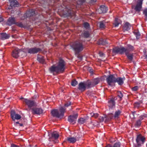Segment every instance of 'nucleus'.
<instances>
[{
    "label": "nucleus",
    "instance_id": "obj_1",
    "mask_svg": "<svg viewBox=\"0 0 147 147\" xmlns=\"http://www.w3.org/2000/svg\"><path fill=\"white\" fill-rule=\"evenodd\" d=\"M66 63L61 58L59 59L57 65L55 66L53 65L50 67L49 70L51 73L55 72L56 73H63L65 69Z\"/></svg>",
    "mask_w": 147,
    "mask_h": 147
},
{
    "label": "nucleus",
    "instance_id": "obj_2",
    "mask_svg": "<svg viewBox=\"0 0 147 147\" xmlns=\"http://www.w3.org/2000/svg\"><path fill=\"white\" fill-rule=\"evenodd\" d=\"M71 48L75 52V54L78 55L85 48L82 40H78L74 42L71 45Z\"/></svg>",
    "mask_w": 147,
    "mask_h": 147
},
{
    "label": "nucleus",
    "instance_id": "obj_3",
    "mask_svg": "<svg viewBox=\"0 0 147 147\" xmlns=\"http://www.w3.org/2000/svg\"><path fill=\"white\" fill-rule=\"evenodd\" d=\"M65 109L63 107H61L59 108V112L57 109H54L51 111V113L53 117L61 118L64 116Z\"/></svg>",
    "mask_w": 147,
    "mask_h": 147
},
{
    "label": "nucleus",
    "instance_id": "obj_4",
    "mask_svg": "<svg viewBox=\"0 0 147 147\" xmlns=\"http://www.w3.org/2000/svg\"><path fill=\"white\" fill-rule=\"evenodd\" d=\"M100 81V79L99 78H96L92 80H88L86 84L88 88H90L98 84Z\"/></svg>",
    "mask_w": 147,
    "mask_h": 147
},
{
    "label": "nucleus",
    "instance_id": "obj_5",
    "mask_svg": "<svg viewBox=\"0 0 147 147\" xmlns=\"http://www.w3.org/2000/svg\"><path fill=\"white\" fill-rule=\"evenodd\" d=\"M116 78L114 75L111 74L109 75L106 79L108 85L111 86H115V84L114 83H115Z\"/></svg>",
    "mask_w": 147,
    "mask_h": 147
},
{
    "label": "nucleus",
    "instance_id": "obj_6",
    "mask_svg": "<svg viewBox=\"0 0 147 147\" xmlns=\"http://www.w3.org/2000/svg\"><path fill=\"white\" fill-rule=\"evenodd\" d=\"M128 51L127 49L123 47H115L113 49V52L115 53H119L121 54H123L124 53L126 54V52Z\"/></svg>",
    "mask_w": 147,
    "mask_h": 147
},
{
    "label": "nucleus",
    "instance_id": "obj_7",
    "mask_svg": "<svg viewBox=\"0 0 147 147\" xmlns=\"http://www.w3.org/2000/svg\"><path fill=\"white\" fill-rule=\"evenodd\" d=\"M145 141V138L144 136H142L141 134L137 135L136 141L138 146H140L141 144H143Z\"/></svg>",
    "mask_w": 147,
    "mask_h": 147
},
{
    "label": "nucleus",
    "instance_id": "obj_8",
    "mask_svg": "<svg viewBox=\"0 0 147 147\" xmlns=\"http://www.w3.org/2000/svg\"><path fill=\"white\" fill-rule=\"evenodd\" d=\"M23 102L26 105L28 106V108H30L36 105V103L34 101L27 98L24 99Z\"/></svg>",
    "mask_w": 147,
    "mask_h": 147
},
{
    "label": "nucleus",
    "instance_id": "obj_9",
    "mask_svg": "<svg viewBox=\"0 0 147 147\" xmlns=\"http://www.w3.org/2000/svg\"><path fill=\"white\" fill-rule=\"evenodd\" d=\"M87 83V81L85 82H80L78 85V89L82 92L85 90L86 88H88L86 84Z\"/></svg>",
    "mask_w": 147,
    "mask_h": 147
},
{
    "label": "nucleus",
    "instance_id": "obj_10",
    "mask_svg": "<svg viewBox=\"0 0 147 147\" xmlns=\"http://www.w3.org/2000/svg\"><path fill=\"white\" fill-rule=\"evenodd\" d=\"M28 53L30 54H35L41 51V49L39 48L34 47L27 49Z\"/></svg>",
    "mask_w": 147,
    "mask_h": 147
},
{
    "label": "nucleus",
    "instance_id": "obj_11",
    "mask_svg": "<svg viewBox=\"0 0 147 147\" xmlns=\"http://www.w3.org/2000/svg\"><path fill=\"white\" fill-rule=\"evenodd\" d=\"M59 136V134L57 132H53L51 134V137L49 138V140L51 141L52 140L55 143L58 142L57 139Z\"/></svg>",
    "mask_w": 147,
    "mask_h": 147
},
{
    "label": "nucleus",
    "instance_id": "obj_12",
    "mask_svg": "<svg viewBox=\"0 0 147 147\" xmlns=\"http://www.w3.org/2000/svg\"><path fill=\"white\" fill-rule=\"evenodd\" d=\"M11 117L13 121H15V119H20L21 118V116L18 114H16L14 111H11Z\"/></svg>",
    "mask_w": 147,
    "mask_h": 147
},
{
    "label": "nucleus",
    "instance_id": "obj_13",
    "mask_svg": "<svg viewBox=\"0 0 147 147\" xmlns=\"http://www.w3.org/2000/svg\"><path fill=\"white\" fill-rule=\"evenodd\" d=\"M65 11L67 12L66 15L67 16L71 17L72 16H75V12L73 11L69 7L66 6Z\"/></svg>",
    "mask_w": 147,
    "mask_h": 147
},
{
    "label": "nucleus",
    "instance_id": "obj_14",
    "mask_svg": "<svg viewBox=\"0 0 147 147\" xmlns=\"http://www.w3.org/2000/svg\"><path fill=\"white\" fill-rule=\"evenodd\" d=\"M42 109L40 108L35 107L32 109V113L34 115H40L42 113Z\"/></svg>",
    "mask_w": 147,
    "mask_h": 147
},
{
    "label": "nucleus",
    "instance_id": "obj_15",
    "mask_svg": "<svg viewBox=\"0 0 147 147\" xmlns=\"http://www.w3.org/2000/svg\"><path fill=\"white\" fill-rule=\"evenodd\" d=\"M78 114L77 113L71 115L68 117V120L71 123L74 122L73 124H74L75 123V121L78 117Z\"/></svg>",
    "mask_w": 147,
    "mask_h": 147
},
{
    "label": "nucleus",
    "instance_id": "obj_16",
    "mask_svg": "<svg viewBox=\"0 0 147 147\" xmlns=\"http://www.w3.org/2000/svg\"><path fill=\"white\" fill-rule=\"evenodd\" d=\"M35 14V12L34 9L29 10L27 11L24 15L25 18L30 17L33 16Z\"/></svg>",
    "mask_w": 147,
    "mask_h": 147
},
{
    "label": "nucleus",
    "instance_id": "obj_17",
    "mask_svg": "<svg viewBox=\"0 0 147 147\" xmlns=\"http://www.w3.org/2000/svg\"><path fill=\"white\" fill-rule=\"evenodd\" d=\"M16 22L15 18L11 17L8 18L7 22V24L9 26H10L13 24H15Z\"/></svg>",
    "mask_w": 147,
    "mask_h": 147
},
{
    "label": "nucleus",
    "instance_id": "obj_18",
    "mask_svg": "<svg viewBox=\"0 0 147 147\" xmlns=\"http://www.w3.org/2000/svg\"><path fill=\"white\" fill-rule=\"evenodd\" d=\"M125 77L123 78L118 77L116 78L115 83L117 82L119 85H122L124 83V81L125 80Z\"/></svg>",
    "mask_w": 147,
    "mask_h": 147
},
{
    "label": "nucleus",
    "instance_id": "obj_19",
    "mask_svg": "<svg viewBox=\"0 0 147 147\" xmlns=\"http://www.w3.org/2000/svg\"><path fill=\"white\" fill-rule=\"evenodd\" d=\"M10 37L9 34H7L6 33H0V38L2 40L8 39Z\"/></svg>",
    "mask_w": 147,
    "mask_h": 147
},
{
    "label": "nucleus",
    "instance_id": "obj_20",
    "mask_svg": "<svg viewBox=\"0 0 147 147\" xmlns=\"http://www.w3.org/2000/svg\"><path fill=\"white\" fill-rule=\"evenodd\" d=\"M108 8L105 6L104 5H101L100 6L99 9V13H106L108 10Z\"/></svg>",
    "mask_w": 147,
    "mask_h": 147
},
{
    "label": "nucleus",
    "instance_id": "obj_21",
    "mask_svg": "<svg viewBox=\"0 0 147 147\" xmlns=\"http://www.w3.org/2000/svg\"><path fill=\"white\" fill-rule=\"evenodd\" d=\"M115 101L113 100V99H110L108 101V105L110 109L114 108L115 106Z\"/></svg>",
    "mask_w": 147,
    "mask_h": 147
},
{
    "label": "nucleus",
    "instance_id": "obj_22",
    "mask_svg": "<svg viewBox=\"0 0 147 147\" xmlns=\"http://www.w3.org/2000/svg\"><path fill=\"white\" fill-rule=\"evenodd\" d=\"M66 140L69 143L72 144L75 143L77 140L76 138L74 137H67Z\"/></svg>",
    "mask_w": 147,
    "mask_h": 147
},
{
    "label": "nucleus",
    "instance_id": "obj_23",
    "mask_svg": "<svg viewBox=\"0 0 147 147\" xmlns=\"http://www.w3.org/2000/svg\"><path fill=\"white\" fill-rule=\"evenodd\" d=\"M10 3V6L11 7H18L19 5L18 2L16 0H9Z\"/></svg>",
    "mask_w": 147,
    "mask_h": 147
},
{
    "label": "nucleus",
    "instance_id": "obj_24",
    "mask_svg": "<svg viewBox=\"0 0 147 147\" xmlns=\"http://www.w3.org/2000/svg\"><path fill=\"white\" fill-rule=\"evenodd\" d=\"M18 50V49H16L12 51V55L14 58H17L19 57Z\"/></svg>",
    "mask_w": 147,
    "mask_h": 147
},
{
    "label": "nucleus",
    "instance_id": "obj_25",
    "mask_svg": "<svg viewBox=\"0 0 147 147\" xmlns=\"http://www.w3.org/2000/svg\"><path fill=\"white\" fill-rule=\"evenodd\" d=\"M97 43L99 45H104L108 44V42L106 40L101 38L98 41Z\"/></svg>",
    "mask_w": 147,
    "mask_h": 147
},
{
    "label": "nucleus",
    "instance_id": "obj_26",
    "mask_svg": "<svg viewBox=\"0 0 147 147\" xmlns=\"http://www.w3.org/2000/svg\"><path fill=\"white\" fill-rule=\"evenodd\" d=\"M82 37L85 38H88L90 36V34L89 31H85L83 32L81 34Z\"/></svg>",
    "mask_w": 147,
    "mask_h": 147
},
{
    "label": "nucleus",
    "instance_id": "obj_27",
    "mask_svg": "<svg viewBox=\"0 0 147 147\" xmlns=\"http://www.w3.org/2000/svg\"><path fill=\"white\" fill-rule=\"evenodd\" d=\"M142 4L137 3V4L134 8V10L138 12H140L141 10Z\"/></svg>",
    "mask_w": 147,
    "mask_h": 147
},
{
    "label": "nucleus",
    "instance_id": "obj_28",
    "mask_svg": "<svg viewBox=\"0 0 147 147\" xmlns=\"http://www.w3.org/2000/svg\"><path fill=\"white\" fill-rule=\"evenodd\" d=\"M105 121H109L111 120L113 118V117L112 113H110L107 115H105Z\"/></svg>",
    "mask_w": 147,
    "mask_h": 147
},
{
    "label": "nucleus",
    "instance_id": "obj_29",
    "mask_svg": "<svg viewBox=\"0 0 147 147\" xmlns=\"http://www.w3.org/2000/svg\"><path fill=\"white\" fill-rule=\"evenodd\" d=\"M131 25L128 22H126L124 25L123 30L124 31H128L130 29Z\"/></svg>",
    "mask_w": 147,
    "mask_h": 147
},
{
    "label": "nucleus",
    "instance_id": "obj_30",
    "mask_svg": "<svg viewBox=\"0 0 147 147\" xmlns=\"http://www.w3.org/2000/svg\"><path fill=\"white\" fill-rule=\"evenodd\" d=\"M98 24L99 25V27L100 28L104 29L105 28L106 22L105 21L103 20L99 22Z\"/></svg>",
    "mask_w": 147,
    "mask_h": 147
},
{
    "label": "nucleus",
    "instance_id": "obj_31",
    "mask_svg": "<svg viewBox=\"0 0 147 147\" xmlns=\"http://www.w3.org/2000/svg\"><path fill=\"white\" fill-rule=\"evenodd\" d=\"M125 55L127 56L128 59L131 62L133 59V54H129V52L128 51L126 53Z\"/></svg>",
    "mask_w": 147,
    "mask_h": 147
},
{
    "label": "nucleus",
    "instance_id": "obj_32",
    "mask_svg": "<svg viewBox=\"0 0 147 147\" xmlns=\"http://www.w3.org/2000/svg\"><path fill=\"white\" fill-rule=\"evenodd\" d=\"M121 112V111L119 110L116 111L115 112L113 117L115 119H118L120 115Z\"/></svg>",
    "mask_w": 147,
    "mask_h": 147
},
{
    "label": "nucleus",
    "instance_id": "obj_33",
    "mask_svg": "<svg viewBox=\"0 0 147 147\" xmlns=\"http://www.w3.org/2000/svg\"><path fill=\"white\" fill-rule=\"evenodd\" d=\"M18 49L19 57H22L25 55L26 54L25 52L23 51L22 49Z\"/></svg>",
    "mask_w": 147,
    "mask_h": 147
},
{
    "label": "nucleus",
    "instance_id": "obj_34",
    "mask_svg": "<svg viewBox=\"0 0 147 147\" xmlns=\"http://www.w3.org/2000/svg\"><path fill=\"white\" fill-rule=\"evenodd\" d=\"M117 96L119 98V101H121L122 99V98L123 96V95L121 92L120 91H118L117 92Z\"/></svg>",
    "mask_w": 147,
    "mask_h": 147
},
{
    "label": "nucleus",
    "instance_id": "obj_35",
    "mask_svg": "<svg viewBox=\"0 0 147 147\" xmlns=\"http://www.w3.org/2000/svg\"><path fill=\"white\" fill-rule=\"evenodd\" d=\"M127 49L129 52L130 51H133L134 50V48L133 46L129 44L127 45Z\"/></svg>",
    "mask_w": 147,
    "mask_h": 147
},
{
    "label": "nucleus",
    "instance_id": "obj_36",
    "mask_svg": "<svg viewBox=\"0 0 147 147\" xmlns=\"http://www.w3.org/2000/svg\"><path fill=\"white\" fill-rule=\"evenodd\" d=\"M119 24V20L117 18H115V20L114 23L113 24L115 27L118 26Z\"/></svg>",
    "mask_w": 147,
    "mask_h": 147
},
{
    "label": "nucleus",
    "instance_id": "obj_37",
    "mask_svg": "<svg viewBox=\"0 0 147 147\" xmlns=\"http://www.w3.org/2000/svg\"><path fill=\"white\" fill-rule=\"evenodd\" d=\"M86 121V120L85 119L82 118L78 119V122L79 123L81 124H83L84 123H85Z\"/></svg>",
    "mask_w": 147,
    "mask_h": 147
},
{
    "label": "nucleus",
    "instance_id": "obj_38",
    "mask_svg": "<svg viewBox=\"0 0 147 147\" xmlns=\"http://www.w3.org/2000/svg\"><path fill=\"white\" fill-rule=\"evenodd\" d=\"M37 59L40 63H44L45 61L42 57H38Z\"/></svg>",
    "mask_w": 147,
    "mask_h": 147
},
{
    "label": "nucleus",
    "instance_id": "obj_39",
    "mask_svg": "<svg viewBox=\"0 0 147 147\" xmlns=\"http://www.w3.org/2000/svg\"><path fill=\"white\" fill-rule=\"evenodd\" d=\"M78 84V82L75 79L72 80L71 82V85L73 86H76Z\"/></svg>",
    "mask_w": 147,
    "mask_h": 147
},
{
    "label": "nucleus",
    "instance_id": "obj_40",
    "mask_svg": "<svg viewBox=\"0 0 147 147\" xmlns=\"http://www.w3.org/2000/svg\"><path fill=\"white\" fill-rule=\"evenodd\" d=\"M141 124V122L140 120H137L135 124V126L136 127H138L140 126Z\"/></svg>",
    "mask_w": 147,
    "mask_h": 147
},
{
    "label": "nucleus",
    "instance_id": "obj_41",
    "mask_svg": "<svg viewBox=\"0 0 147 147\" xmlns=\"http://www.w3.org/2000/svg\"><path fill=\"white\" fill-rule=\"evenodd\" d=\"M134 33L136 36V38L137 39H139V36L140 35V33L138 31H136L134 32Z\"/></svg>",
    "mask_w": 147,
    "mask_h": 147
},
{
    "label": "nucleus",
    "instance_id": "obj_42",
    "mask_svg": "<svg viewBox=\"0 0 147 147\" xmlns=\"http://www.w3.org/2000/svg\"><path fill=\"white\" fill-rule=\"evenodd\" d=\"M92 117L96 118L99 115V114L97 113H94L92 112L90 113Z\"/></svg>",
    "mask_w": 147,
    "mask_h": 147
},
{
    "label": "nucleus",
    "instance_id": "obj_43",
    "mask_svg": "<svg viewBox=\"0 0 147 147\" xmlns=\"http://www.w3.org/2000/svg\"><path fill=\"white\" fill-rule=\"evenodd\" d=\"M140 102H137L134 103V106L135 108H138L140 106Z\"/></svg>",
    "mask_w": 147,
    "mask_h": 147
},
{
    "label": "nucleus",
    "instance_id": "obj_44",
    "mask_svg": "<svg viewBox=\"0 0 147 147\" xmlns=\"http://www.w3.org/2000/svg\"><path fill=\"white\" fill-rule=\"evenodd\" d=\"M16 26L21 28L24 27V25L21 22H16Z\"/></svg>",
    "mask_w": 147,
    "mask_h": 147
},
{
    "label": "nucleus",
    "instance_id": "obj_45",
    "mask_svg": "<svg viewBox=\"0 0 147 147\" xmlns=\"http://www.w3.org/2000/svg\"><path fill=\"white\" fill-rule=\"evenodd\" d=\"M104 119H105V115L103 116H100L99 117V119L100 122H101L104 121Z\"/></svg>",
    "mask_w": 147,
    "mask_h": 147
},
{
    "label": "nucleus",
    "instance_id": "obj_46",
    "mask_svg": "<svg viewBox=\"0 0 147 147\" xmlns=\"http://www.w3.org/2000/svg\"><path fill=\"white\" fill-rule=\"evenodd\" d=\"M143 13L145 16V20H147V8L144 10Z\"/></svg>",
    "mask_w": 147,
    "mask_h": 147
},
{
    "label": "nucleus",
    "instance_id": "obj_47",
    "mask_svg": "<svg viewBox=\"0 0 147 147\" xmlns=\"http://www.w3.org/2000/svg\"><path fill=\"white\" fill-rule=\"evenodd\" d=\"M139 87L138 86H135L131 88V90L133 91H136L139 89Z\"/></svg>",
    "mask_w": 147,
    "mask_h": 147
},
{
    "label": "nucleus",
    "instance_id": "obj_48",
    "mask_svg": "<svg viewBox=\"0 0 147 147\" xmlns=\"http://www.w3.org/2000/svg\"><path fill=\"white\" fill-rule=\"evenodd\" d=\"M121 146V143L120 142L116 143L114 145L113 147H120Z\"/></svg>",
    "mask_w": 147,
    "mask_h": 147
},
{
    "label": "nucleus",
    "instance_id": "obj_49",
    "mask_svg": "<svg viewBox=\"0 0 147 147\" xmlns=\"http://www.w3.org/2000/svg\"><path fill=\"white\" fill-rule=\"evenodd\" d=\"M84 26L85 28H87L89 27L90 25L88 23L86 22L84 23Z\"/></svg>",
    "mask_w": 147,
    "mask_h": 147
},
{
    "label": "nucleus",
    "instance_id": "obj_50",
    "mask_svg": "<svg viewBox=\"0 0 147 147\" xmlns=\"http://www.w3.org/2000/svg\"><path fill=\"white\" fill-rule=\"evenodd\" d=\"M135 113V112H132L131 114V115H130V116L131 117V118H135L134 117V114Z\"/></svg>",
    "mask_w": 147,
    "mask_h": 147
},
{
    "label": "nucleus",
    "instance_id": "obj_51",
    "mask_svg": "<svg viewBox=\"0 0 147 147\" xmlns=\"http://www.w3.org/2000/svg\"><path fill=\"white\" fill-rule=\"evenodd\" d=\"M71 105V102H67L65 104V107H68V106H70Z\"/></svg>",
    "mask_w": 147,
    "mask_h": 147
},
{
    "label": "nucleus",
    "instance_id": "obj_52",
    "mask_svg": "<svg viewBox=\"0 0 147 147\" xmlns=\"http://www.w3.org/2000/svg\"><path fill=\"white\" fill-rule=\"evenodd\" d=\"M99 55L101 57H103L104 56V53L102 52H100L99 53Z\"/></svg>",
    "mask_w": 147,
    "mask_h": 147
},
{
    "label": "nucleus",
    "instance_id": "obj_53",
    "mask_svg": "<svg viewBox=\"0 0 147 147\" xmlns=\"http://www.w3.org/2000/svg\"><path fill=\"white\" fill-rule=\"evenodd\" d=\"M143 1V0H138L137 3L142 4Z\"/></svg>",
    "mask_w": 147,
    "mask_h": 147
},
{
    "label": "nucleus",
    "instance_id": "obj_54",
    "mask_svg": "<svg viewBox=\"0 0 147 147\" xmlns=\"http://www.w3.org/2000/svg\"><path fill=\"white\" fill-rule=\"evenodd\" d=\"M11 147H20L19 146L15 145L14 144H13L11 145Z\"/></svg>",
    "mask_w": 147,
    "mask_h": 147
},
{
    "label": "nucleus",
    "instance_id": "obj_55",
    "mask_svg": "<svg viewBox=\"0 0 147 147\" xmlns=\"http://www.w3.org/2000/svg\"><path fill=\"white\" fill-rule=\"evenodd\" d=\"M140 119L139 120H140V121L142 120H143L144 118V116H141L140 117Z\"/></svg>",
    "mask_w": 147,
    "mask_h": 147
},
{
    "label": "nucleus",
    "instance_id": "obj_56",
    "mask_svg": "<svg viewBox=\"0 0 147 147\" xmlns=\"http://www.w3.org/2000/svg\"><path fill=\"white\" fill-rule=\"evenodd\" d=\"M4 20L2 18V17L0 16V22H3Z\"/></svg>",
    "mask_w": 147,
    "mask_h": 147
},
{
    "label": "nucleus",
    "instance_id": "obj_57",
    "mask_svg": "<svg viewBox=\"0 0 147 147\" xmlns=\"http://www.w3.org/2000/svg\"><path fill=\"white\" fill-rule=\"evenodd\" d=\"M110 99H113V100L114 101H115V100H116L117 99V97H115L114 98H111Z\"/></svg>",
    "mask_w": 147,
    "mask_h": 147
},
{
    "label": "nucleus",
    "instance_id": "obj_58",
    "mask_svg": "<svg viewBox=\"0 0 147 147\" xmlns=\"http://www.w3.org/2000/svg\"><path fill=\"white\" fill-rule=\"evenodd\" d=\"M86 0H78L79 2L81 3H83L85 2Z\"/></svg>",
    "mask_w": 147,
    "mask_h": 147
},
{
    "label": "nucleus",
    "instance_id": "obj_59",
    "mask_svg": "<svg viewBox=\"0 0 147 147\" xmlns=\"http://www.w3.org/2000/svg\"><path fill=\"white\" fill-rule=\"evenodd\" d=\"M90 72L91 74L93 73V70L92 69H90Z\"/></svg>",
    "mask_w": 147,
    "mask_h": 147
},
{
    "label": "nucleus",
    "instance_id": "obj_60",
    "mask_svg": "<svg viewBox=\"0 0 147 147\" xmlns=\"http://www.w3.org/2000/svg\"><path fill=\"white\" fill-rule=\"evenodd\" d=\"M105 147H113L112 146H111L109 144V145H107Z\"/></svg>",
    "mask_w": 147,
    "mask_h": 147
},
{
    "label": "nucleus",
    "instance_id": "obj_61",
    "mask_svg": "<svg viewBox=\"0 0 147 147\" xmlns=\"http://www.w3.org/2000/svg\"><path fill=\"white\" fill-rule=\"evenodd\" d=\"M145 59L147 61V55L145 56Z\"/></svg>",
    "mask_w": 147,
    "mask_h": 147
},
{
    "label": "nucleus",
    "instance_id": "obj_62",
    "mask_svg": "<svg viewBox=\"0 0 147 147\" xmlns=\"http://www.w3.org/2000/svg\"><path fill=\"white\" fill-rule=\"evenodd\" d=\"M19 124V125L20 126H23V123H20V124Z\"/></svg>",
    "mask_w": 147,
    "mask_h": 147
},
{
    "label": "nucleus",
    "instance_id": "obj_63",
    "mask_svg": "<svg viewBox=\"0 0 147 147\" xmlns=\"http://www.w3.org/2000/svg\"><path fill=\"white\" fill-rule=\"evenodd\" d=\"M24 99H26V98H23V97H21V98H20V99H22V100H22V101H23V100H24Z\"/></svg>",
    "mask_w": 147,
    "mask_h": 147
},
{
    "label": "nucleus",
    "instance_id": "obj_64",
    "mask_svg": "<svg viewBox=\"0 0 147 147\" xmlns=\"http://www.w3.org/2000/svg\"><path fill=\"white\" fill-rule=\"evenodd\" d=\"M16 124H20V123H19V122H16Z\"/></svg>",
    "mask_w": 147,
    "mask_h": 147
}]
</instances>
